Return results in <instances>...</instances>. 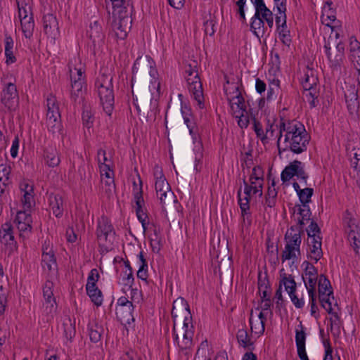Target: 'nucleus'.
Listing matches in <instances>:
<instances>
[{"mask_svg":"<svg viewBox=\"0 0 360 360\" xmlns=\"http://www.w3.org/2000/svg\"><path fill=\"white\" fill-rule=\"evenodd\" d=\"M158 75L155 62L150 57H139L132 68L131 89H134V85L155 84Z\"/></svg>","mask_w":360,"mask_h":360,"instance_id":"f257e3e1","label":"nucleus"},{"mask_svg":"<svg viewBox=\"0 0 360 360\" xmlns=\"http://www.w3.org/2000/svg\"><path fill=\"white\" fill-rule=\"evenodd\" d=\"M95 86L103 110L108 115H111L115 103V96L112 85V76L101 69L100 75L96 79Z\"/></svg>","mask_w":360,"mask_h":360,"instance_id":"f03ea898","label":"nucleus"},{"mask_svg":"<svg viewBox=\"0 0 360 360\" xmlns=\"http://www.w3.org/2000/svg\"><path fill=\"white\" fill-rule=\"evenodd\" d=\"M160 87V82L157 86L155 84L134 85V91H132L134 105L139 113L143 111L148 115V112L152 110V108L157 105L156 100H154L153 91L157 89V91H159Z\"/></svg>","mask_w":360,"mask_h":360,"instance_id":"7ed1b4c3","label":"nucleus"},{"mask_svg":"<svg viewBox=\"0 0 360 360\" xmlns=\"http://www.w3.org/2000/svg\"><path fill=\"white\" fill-rule=\"evenodd\" d=\"M289 143L290 150L296 154H300L307 149L309 136L306 131L304 126L299 122L290 133Z\"/></svg>","mask_w":360,"mask_h":360,"instance_id":"20e7f679","label":"nucleus"},{"mask_svg":"<svg viewBox=\"0 0 360 360\" xmlns=\"http://www.w3.org/2000/svg\"><path fill=\"white\" fill-rule=\"evenodd\" d=\"M257 285L259 293L261 297V303L264 302V304L261 307H257L256 309H259V308L262 311H266L269 309L270 314L272 315L273 312L271 310V307L273 306L271 300V288L266 272L264 273L263 276L262 271H259Z\"/></svg>","mask_w":360,"mask_h":360,"instance_id":"39448f33","label":"nucleus"},{"mask_svg":"<svg viewBox=\"0 0 360 360\" xmlns=\"http://www.w3.org/2000/svg\"><path fill=\"white\" fill-rule=\"evenodd\" d=\"M224 77L226 79V85L224 86V90L227 96V100L229 101L231 107L233 108V105L235 104L238 109L245 111V98L240 91L238 83L230 82L226 75Z\"/></svg>","mask_w":360,"mask_h":360,"instance_id":"423d86ee","label":"nucleus"},{"mask_svg":"<svg viewBox=\"0 0 360 360\" xmlns=\"http://www.w3.org/2000/svg\"><path fill=\"white\" fill-rule=\"evenodd\" d=\"M188 89L193 95L200 109L205 107L202 84L199 77L198 72L190 76H185Z\"/></svg>","mask_w":360,"mask_h":360,"instance_id":"0eeeda50","label":"nucleus"},{"mask_svg":"<svg viewBox=\"0 0 360 360\" xmlns=\"http://www.w3.org/2000/svg\"><path fill=\"white\" fill-rule=\"evenodd\" d=\"M243 183L244 184V193L245 196L242 198H241V192L242 188L240 187L237 192L238 197V202L241 210V215L243 217V221H245V217L247 216V219H249V217L251 216L250 211V202L251 199V193L252 192V184L253 183L248 184L245 179V177L243 179Z\"/></svg>","mask_w":360,"mask_h":360,"instance_id":"6e6552de","label":"nucleus"},{"mask_svg":"<svg viewBox=\"0 0 360 360\" xmlns=\"http://www.w3.org/2000/svg\"><path fill=\"white\" fill-rule=\"evenodd\" d=\"M18 92L15 84L9 82L2 90L1 101L8 110H15L18 102Z\"/></svg>","mask_w":360,"mask_h":360,"instance_id":"1a4fd4ad","label":"nucleus"},{"mask_svg":"<svg viewBox=\"0 0 360 360\" xmlns=\"http://www.w3.org/2000/svg\"><path fill=\"white\" fill-rule=\"evenodd\" d=\"M101 22L103 20H95L91 23L88 31L89 37L92 42L93 51L95 53L104 44L105 34L103 31Z\"/></svg>","mask_w":360,"mask_h":360,"instance_id":"9d476101","label":"nucleus"},{"mask_svg":"<svg viewBox=\"0 0 360 360\" xmlns=\"http://www.w3.org/2000/svg\"><path fill=\"white\" fill-rule=\"evenodd\" d=\"M96 233L98 242H107L108 237L115 235L113 226L106 217L103 216L98 219Z\"/></svg>","mask_w":360,"mask_h":360,"instance_id":"9b49d317","label":"nucleus"},{"mask_svg":"<svg viewBox=\"0 0 360 360\" xmlns=\"http://www.w3.org/2000/svg\"><path fill=\"white\" fill-rule=\"evenodd\" d=\"M346 232L348 234L349 240L353 243L354 250L356 254H359L360 250V226L356 219H349L346 227Z\"/></svg>","mask_w":360,"mask_h":360,"instance_id":"f8f14e48","label":"nucleus"},{"mask_svg":"<svg viewBox=\"0 0 360 360\" xmlns=\"http://www.w3.org/2000/svg\"><path fill=\"white\" fill-rule=\"evenodd\" d=\"M179 333H176L175 329V333H173L174 338V342H176L180 350L184 351L188 349L193 345V338L194 335L193 330H178Z\"/></svg>","mask_w":360,"mask_h":360,"instance_id":"ddd939ff","label":"nucleus"},{"mask_svg":"<svg viewBox=\"0 0 360 360\" xmlns=\"http://www.w3.org/2000/svg\"><path fill=\"white\" fill-rule=\"evenodd\" d=\"M334 45V43L331 42V39L329 38L328 41H325L324 49L330 66L333 69H338L340 67L344 56L343 53H340L335 49Z\"/></svg>","mask_w":360,"mask_h":360,"instance_id":"4468645a","label":"nucleus"},{"mask_svg":"<svg viewBox=\"0 0 360 360\" xmlns=\"http://www.w3.org/2000/svg\"><path fill=\"white\" fill-rule=\"evenodd\" d=\"M134 200L136 205V214L139 221L141 223L143 229L144 231L147 229V225L148 224V221H146L148 219V215L146 211H144L143 209V205H144V200L143 198V191L141 188L139 191H137L134 194Z\"/></svg>","mask_w":360,"mask_h":360,"instance_id":"2eb2a0df","label":"nucleus"},{"mask_svg":"<svg viewBox=\"0 0 360 360\" xmlns=\"http://www.w3.org/2000/svg\"><path fill=\"white\" fill-rule=\"evenodd\" d=\"M190 313L189 305L184 298L179 297L173 302L171 313L172 320L183 316L184 315L188 316Z\"/></svg>","mask_w":360,"mask_h":360,"instance_id":"dca6fc26","label":"nucleus"},{"mask_svg":"<svg viewBox=\"0 0 360 360\" xmlns=\"http://www.w3.org/2000/svg\"><path fill=\"white\" fill-rule=\"evenodd\" d=\"M299 122H297L295 120L290 121L288 120L287 122L284 121L283 118L281 119V122L279 124V134H278V139L277 141V146L279 151V153H281V149L280 148V140L283 135V131H285V142H287L290 140V133H292L293 129L297 126V124H298Z\"/></svg>","mask_w":360,"mask_h":360,"instance_id":"f3484780","label":"nucleus"},{"mask_svg":"<svg viewBox=\"0 0 360 360\" xmlns=\"http://www.w3.org/2000/svg\"><path fill=\"white\" fill-rule=\"evenodd\" d=\"M49 202L53 214L58 218L63 214L64 205L63 197L60 194L50 193Z\"/></svg>","mask_w":360,"mask_h":360,"instance_id":"a211bd4d","label":"nucleus"},{"mask_svg":"<svg viewBox=\"0 0 360 360\" xmlns=\"http://www.w3.org/2000/svg\"><path fill=\"white\" fill-rule=\"evenodd\" d=\"M0 241L1 243L9 245H15L16 244L13 236V229L10 222H6L1 225L0 229Z\"/></svg>","mask_w":360,"mask_h":360,"instance_id":"6ab92c4d","label":"nucleus"},{"mask_svg":"<svg viewBox=\"0 0 360 360\" xmlns=\"http://www.w3.org/2000/svg\"><path fill=\"white\" fill-rule=\"evenodd\" d=\"M134 309V304L129 307H117L116 314L122 324H130L131 323L134 322V318L133 316Z\"/></svg>","mask_w":360,"mask_h":360,"instance_id":"aec40b11","label":"nucleus"},{"mask_svg":"<svg viewBox=\"0 0 360 360\" xmlns=\"http://www.w3.org/2000/svg\"><path fill=\"white\" fill-rule=\"evenodd\" d=\"M322 237L317 236V238H310L308 242L310 248V258L314 259L317 262L323 257V251L321 249Z\"/></svg>","mask_w":360,"mask_h":360,"instance_id":"412c9836","label":"nucleus"},{"mask_svg":"<svg viewBox=\"0 0 360 360\" xmlns=\"http://www.w3.org/2000/svg\"><path fill=\"white\" fill-rule=\"evenodd\" d=\"M43 27L45 34L52 35L58 30V22L56 17L53 14L48 13L43 16Z\"/></svg>","mask_w":360,"mask_h":360,"instance_id":"4be33fe9","label":"nucleus"},{"mask_svg":"<svg viewBox=\"0 0 360 360\" xmlns=\"http://www.w3.org/2000/svg\"><path fill=\"white\" fill-rule=\"evenodd\" d=\"M332 5L333 2L328 1L322 9L321 21L328 27H331L330 24L336 19L335 11L332 8Z\"/></svg>","mask_w":360,"mask_h":360,"instance_id":"5701e85b","label":"nucleus"},{"mask_svg":"<svg viewBox=\"0 0 360 360\" xmlns=\"http://www.w3.org/2000/svg\"><path fill=\"white\" fill-rule=\"evenodd\" d=\"M330 298L334 299L333 290H330L329 292L323 293V295L319 294V300L321 306L325 309L328 314L333 315L336 319H339L338 314L333 311Z\"/></svg>","mask_w":360,"mask_h":360,"instance_id":"b1692460","label":"nucleus"},{"mask_svg":"<svg viewBox=\"0 0 360 360\" xmlns=\"http://www.w3.org/2000/svg\"><path fill=\"white\" fill-rule=\"evenodd\" d=\"M173 328L172 332L175 333V329L178 328V330L191 329L193 330V326L192 323V315L191 313L188 314V316L184 315L175 319H173Z\"/></svg>","mask_w":360,"mask_h":360,"instance_id":"393cba45","label":"nucleus"},{"mask_svg":"<svg viewBox=\"0 0 360 360\" xmlns=\"http://www.w3.org/2000/svg\"><path fill=\"white\" fill-rule=\"evenodd\" d=\"M300 165H302V162L295 160L284 168L281 174V179L283 183L290 181L293 176L297 174V170Z\"/></svg>","mask_w":360,"mask_h":360,"instance_id":"a878e982","label":"nucleus"},{"mask_svg":"<svg viewBox=\"0 0 360 360\" xmlns=\"http://www.w3.org/2000/svg\"><path fill=\"white\" fill-rule=\"evenodd\" d=\"M250 30L252 33L257 36L258 38L259 35L263 37L265 33L266 27H264V22L257 13H255L254 15L251 18L250 22Z\"/></svg>","mask_w":360,"mask_h":360,"instance_id":"bb28decb","label":"nucleus"},{"mask_svg":"<svg viewBox=\"0 0 360 360\" xmlns=\"http://www.w3.org/2000/svg\"><path fill=\"white\" fill-rule=\"evenodd\" d=\"M283 285L285 287L286 292L297 290V283L295 281L294 276L291 274H287L285 273L283 269L280 271V281L278 286H281V289H282Z\"/></svg>","mask_w":360,"mask_h":360,"instance_id":"cd10ccee","label":"nucleus"},{"mask_svg":"<svg viewBox=\"0 0 360 360\" xmlns=\"http://www.w3.org/2000/svg\"><path fill=\"white\" fill-rule=\"evenodd\" d=\"M46 125L48 130L52 134L60 133L62 131L60 115H46Z\"/></svg>","mask_w":360,"mask_h":360,"instance_id":"c85d7f7f","label":"nucleus"},{"mask_svg":"<svg viewBox=\"0 0 360 360\" xmlns=\"http://www.w3.org/2000/svg\"><path fill=\"white\" fill-rule=\"evenodd\" d=\"M236 338L240 346L248 348L249 350L254 349V342L251 340L246 329H239L236 334Z\"/></svg>","mask_w":360,"mask_h":360,"instance_id":"c756f323","label":"nucleus"},{"mask_svg":"<svg viewBox=\"0 0 360 360\" xmlns=\"http://www.w3.org/2000/svg\"><path fill=\"white\" fill-rule=\"evenodd\" d=\"M44 158L46 164L50 167H54L59 165L60 160L56 148H48L44 151Z\"/></svg>","mask_w":360,"mask_h":360,"instance_id":"7c9ffc66","label":"nucleus"},{"mask_svg":"<svg viewBox=\"0 0 360 360\" xmlns=\"http://www.w3.org/2000/svg\"><path fill=\"white\" fill-rule=\"evenodd\" d=\"M278 37L283 44L289 46L292 42L290 31L287 26L286 20L281 22V25L276 27Z\"/></svg>","mask_w":360,"mask_h":360,"instance_id":"2f4dec72","label":"nucleus"},{"mask_svg":"<svg viewBox=\"0 0 360 360\" xmlns=\"http://www.w3.org/2000/svg\"><path fill=\"white\" fill-rule=\"evenodd\" d=\"M63 334L65 338L70 341H72V338L75 337L76 334L75 330V320L72 319L68 316L64 319L63 323Z\"/></svg>","mask_w":360,"mask_h":360,"instance_id":"473e14b6","label":"nucleus"},{"mask_svg":"<svg viewBox=\"0 0 360 360\" xmlns=\"http://www.w3.org/2000/svg\"><path fill=\"white\" fill-rule=\"evenodd\" d=\"M20 24L24 36L25 38L30 39L33 35L34 29L33 15H30V17L20 19Z\"/></svg>","mask_w":360,"mask_h":360,"instance_id":"72a5a7b5","label":"nucleus"},{"mask_svg":"<svg viewBox=\"0 0 360 360\" xmlns=\"http://www.w3.org/2000/svg\"><path fill=\"white\" fill-rule=\"evenodd\" d=\"M5 56L6 57V63L7 65L13 63L16 61V58L13 55V38L8 34L5 35Z\"/></svg>","mask_w":360,"mask_h":360,"instance_id":"f704fd0d","label":"nucleus"},{"mask_svg":"<svg viewBox=\"0 0 360 360\" xmlns=\"http://www.w3.org/2000/svg\"><path fill=\"white\" fill-rule=\"evenodd\" d=\"M185 124L189 130L193 143H195L200 139L198 128L193 120V116L183 117Z\"/></svg>","mask_w":360,"mask_h":360,"instance_id":"c9c22d12","label":"nucleus"},{"mask_svg":"<svg viewBox=\"0 0 360 360\" xmlns=\"http://www.w3.org/2000/svg\"><path fill=\"white\" fill-rule=\"evenodd\" d=\"M89 335L91 342H98L101 340L103 328L101 326L94 323L88 326Z\"/></svg>","mask_w":360,"mask_h":360,"instance_id":"e433bc0d","label":"nucleus"},{"mask_svg":"<svg viewBox=\"0 0 360 360\" xmlns=\"http://www.w3.org/2000/svg\"><path fill=\"white\" fill-rule=\"evenodd\" d=\"M41 265L43 268H47L48 271L57 269L56 258L54 253L49 255L45 253L41 255Z\"/></svg>","mask_w":360,"mask_h":360,"instance_id":"4c0bfd02","label":"nucleus"},{"mask_svg":"<svg viewBox=\"0 0 360 360\" xmlns=\"http://www.w3.org/2000/svg\"><path fill=\"white\" fill-rule=\"evenodd\" d=\"M47 113L46 115H60L59 105L57 99L53 94H49L46 98Z\"/></svg>","mask_w":360,"mask_h":360,"instance_id":"58836bf2","label":"nucleus"},{"mask_svg":"<svg viewBox=\"0 0 360 360\" xmlns=\"http://www.w3.org/2000/svg\"><path fill=\"white\" fill-rule=\"evenodd\" d=\"M296 252L298 255H300V245L285 247V250L283 251L281 255L282 261L285 262V260H290L296 257Z\"/></svg>","mask_w":360,"mask_h":360,"instance_id":"ea45409f","label":"nucleus"},{"mask_svg":"<svg viewBox=\"0 0 360 360\" xmlns=\"http://www.w3.org/2000/svg\"><path fill=\"white\" fill-rule=\"evenodd\" d=\"M302 234V233H300L299 232L292 233V232H289V231H287V232L285 234V240L286 241L285 247H287L288 245L295 246L297 245H301Z\"/></svg>","mask_w":360,"mask_h":360,"instance_id":"a19ab883","label":"nucleus"},{"mask_svg":"<svg viewBox=\"0 0 360 360\" xmlns=\"http://www.w3.org/2000/svg\"><path fill=\"white\" fill-rule=\"evenodd\" d=\"M330 290H333L330 284V281L324 274L319 275L318 281V292L319 294H323L329 292Z\"/></svg>","mask_w":360,"mask_h":360,"instance_id":"79ce46f5","label":"nucleus"},{"mask_svg":"<svg viewBox=\"0 0 360 360\" xmlns=\"http://www.w3.org/2000/svg\"><path fill=\"white\" fill-rule=\"evenodd\" d=\"M251 116L252 117L253 120V129L257 135V137L259 138L264 144L268 143V136L264 133L262 124L255 118V116H252V114Z\"/></svg>","mask_w":360,"mask_h":360,"instance_id":"37998d69","label":"nucleus"},{"mask_svg":"<svg viewBox=\"0 0 360 360\" xmlns=\"http://www.w3.org/2000/svg\"><path fill=\"white\" fill-rule=\"evenodd\" d=\"M98 163L101 170H110V160L106 157L105 150L101 148L97 152Z\"/></svg>","mask_w":360,"mask_h":360,"instance_id":"c03bdc74","label":"nucleus"},{"mask_svg":"<svg viewBox=\"0 0 360 360\" xmlns=\"http://www.w3.org/2000/svg\"><path fill=\"white\" fill-rule=\"evenodd\" d=\"M32 191L33 188L32 186L25 184V193L23 195V198L22 199L24 210H30L32 207V200H33V196L30 192Z\"/></svg>","mask_w":360,"mask_h":360,"instance_id":"a18cd8bd","label":"nucleus"},{"mask_svg":"<svg viewBox=\"0 0 360 360\" xmlns=\"http://www.w3.org/2000/svg\"><path fill=\"white\" fill-rule=\"evenodd\" d=\"M100 276L98 274V271L96 269H93L91 270L88 278H87V283L86 285V290L90 291L92 288H98L96 285V283L98 281Z\"/></svg>","mask_w":360,"mask_h":360,"instance_id":"49530a36","label":"nucleus"},{"mask_svg":"<svg viewBox=\"0 0 360 360\" xmlns=\"http://www.w3.org/2000/svg\"><path fill=\"white\" fill-rule=\"evenodd\" d=\"M87 295L90 297L91 302L99 307L103 303V295L101 290L98 288H91V292L86 291Z\"/></svg>","mask_w":360,"mask_h":360,"instance_id":"de8ad7c7","label":"nucleus"},{"mask_svg":"<svg viewBox=\"0 0 360 360\" xmlns=\"http://www.w3.org/2000/svg\"><path fill=\"white\" fill-rule=\"evenodd\" d=\"M250 184L264 182V170L262 167L257 165L253 167L252 174L250 176Z\"/></svg>","mask_w":360,"mask_h":360,"instance_id":"09e8293b","label":"nucleus"},{"mask_svg":"<svg viewBox=\"0 0 360 360\" xmlns=\"http://www.w3.org/2000/svg\"><path fill=\"white\" fill-rule=\"evenodd\" d=\"M298 327L300 328V330H295V342L297 349L305 347L306 341V333L304 330V326L302 323H300Z\"/></svg>","mask_w":360,"mask_h":360,"instance_id":"8fccbe9b","label":"nucleus"},{"mask_svg":"<svg viewBox=\"0 0 360 360\" xmlns=\"http://www.w3.org/2000/svg\"><path fill=\"white\" fill-rule=\"evenodd\" d=\"M45 302L43 304V308L46 314H50L56 311L57 308V304L56 302V299L53 296H44Z\"/></svg>","mask_w":360,"mask_h":360,"instance_id":"3c124183","label":"nucleus"},{"mask_svg":"<svg viewBox=\"0 0 360 360\" xmlns=\"http://www.w3.org/2000/svg\"><path fill=\"white\" fill-rule=\"evenodd\" d=\"M314 194V189L311 188H305L302 190H299L297 195L299 197V200L300 203H309L311 202V198Z\"/></svg>","mask_w":360,"mask_h":360,"instance_id":"603ef678","label":"nucleus"},{"mask_svg":"<svg viewBox=\"0 0 360 360\" xmlns=\"http://www.w3.org/2000/svg\"><path fill=\"white\" fill-rule=\"evenodd\" d=\"M155 190L158 195L159 193H162L163 191H167L169 195H174V193L172 191L170 186L167 181L166 179H162V180H156Z\"/></svg>","mask_w":360,"mask_h":360,"instance_id":"864d4df0","label":"nucleus"},{"mask_svg":"<svg viewBox=\"0 0 360 360\" xmlns=\"http://www.w3.org/2000/svg\"><path fill=\"white\" fill-rule=\"evenodd\" d=\"M318 78L316 76H309V72L304 75V79L302 82L304 89H311L313 86H316Z\"/></svg>","mask_w":360,"mask_h":360,"instance_id":"5fc2aeb1","label":"nucleus"},{"mask_svg":"<svg viewBox=\"0 0 360 360\" xmlns=\"http://www.w3.org/2000/svg\"><path fill=\"white\" fill-rule=\"evenodd\" d=\"M306 231L309 238H317V236H320L321 234V229L318 224L313 219L311 221Z\"/></svg>","mask_w":360,"mask_h":360,"instance_id":"6e6d98bb","label":"nucleus"},{"mask_svg":"<svg viewBox=\"0 0 360 360\" xmlns=\"http://www.w3.org/2000/svg\"><path fill=\"white\" fill-rule=\"evenodd\" d=\"M84 125L89 128L94 122V117L91 111L89 110L84 104H83V112L82 115Z\"/></svg>","mask_w":360,"mask_h":360,"instance_id":"4d7b16f0","label":"nucleus"},{"mask_svg":"<svg viewBox=\"0 0 360 360\" xmlns=\"http://www.w3.org/2000/svg\"><path fill=\"white\" fill-rule=\"evenodd\" d=\"M14 222L15 223H20V222L32 223V219L31 214L30 213V210H24L23 211H18L17 212Z\"/></svg>","mask_w":360,"mask_h":360,"instance_id":"13d9d810","label":"nucleus"},{"mask_svg":"<svg viewBox=\"0 0 360 360\" xmlns=\"http://www.w3.org/2000/svg\"><path fill=\"white\" fill-rule=\"evenodd\" d=\"M259 6L255 8V13L258 14L259 18H261L262 20L264 18L270 17H273V13L272 11L267 8L265 4H260Z\"/></svg>","mask_w":360,"mask_h":360,"instance_id":"bf43d9fd","label":"nucleus"},{"mask_svg":"<svg viewBox=\"0 0 360 360\" xmlns=\"http://www.w3.org/2000/svg\"><path fill=\"white\" fill-rule=\"evenodd\" d=\"M292 304L295 305V307L297 309H302L304 306V298L302 297L299 298L296 295V290H290L287 292Z\"/></svg>","mask_w":360,"mask_h":360,"instance_id":"052dcab7","label":"nucleus"},{"mask_svg":"<svg viewBox=\"0 0 360 360\" xmlns=\"http://www.w3.org/2000/svg\"><path fill=\"white\" fill-rule=\"evenodd\" d=\"M280 89V81L278 79H273V81L270 83L268 91H267V96H266V100L267 101H269L272 100L273 96L276 94V91H278Z\"/></svg>","mask_w":360,"mask_h":360,"instance_id":"680f3d73","label":"nucleus"},{"mask_svg":"<svg viewBox=\"0 0 360 360\" xmlns=\"http://www.w3.org/2000/svg\"><path fill=\"white\" fill-rule=\"evenodd\" d=\"M18 17L20 19L30 17L33 15L31 6H28L27 3L22 6H18Z\"/></svg>","mask_w":360,"mask_h":360,"instance_id":"e2e57ef3","label":"nucleus"},{"mask_svg":"<svg viewBox=\"0 0 360 360\" xmlns=\"http://www.w3.org/2000/svg\"><path fill=\"white\" fill-rule=\"evenodd\" d=\"M293 209L294 212H297V214L300 215V218L302 219V220H305L307 221L310 220V217L311 215L310 209H302V207L300 205H295Z\"/></svg>","mask_w":360,"mask_h":360,"instance_id":"0e129e2a","label":"nucleus"},{"mask_svg":"<svg viewBox=\"0 0 360 360\" xmlns=\"http://www.w3.org/2000/svg\"><path fill=\"white\" fill-rule=\"evenodd\" d=\"M247 0H238L236 5L238 7L236 13L239 15V20L243 22H245V6Z\"/></svg>","mask_w":360,"mask_h":360,"instance_id":"69168bd1","label":"nucleus"},{"mask_svg":"<svg viewBox=\"0 0 360 360\" xmlns=\"http://www.w3.org/2000/svg\"><path fill=\"white\" fill-rule=\"evenodd\" d=\"M302 280L304 283V287L306 290L308 291H311L312 294L313 291H316V285L317 281H319V278H307V282L306 281V278L304 275H302Z\"/></svg>","mask_w":360,"mask_h":360,"instance_id":"338daca9","label":"nucleus"},{"mask_svg":"<svg viewBox=\"0 0 360 360\" xmlns=\"http://www.w3.org/2000/svg\"><path fill=\"white\" fill-rule=\"evenodd\" d=\"M70 77L72 91H82V88L84 84V79H80V78H76L75 77L72 78V75H70Z\"/></svg>","mask_w":360,"mask_h":360,"instance_id":"774afa93","label":"nucleus"}]
</instances>
